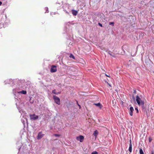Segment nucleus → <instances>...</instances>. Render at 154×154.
<instances>
[{"label": "nucleus", "instance_id": "obj_1", "mask_svg": "<svg viewBox=\"0 0 154 154\" xmlns=\"http://www.w3.org/2000/svg\"><path fill=\"white\" fill-rule=\"evenodd\" d=\"M145 100L144 98H140L138 95H137L136 97V101L137 104L139 106H141L143 109H144L145 103Z\"/></svg>", "mask_w": 154, "mask_h": 154}, {"label": "nucleus", "instance_id": "obj_2", "mask_svg": "<svg viewBox=\"0 0 154 154\" xmlns=\"http://www.w3.org/2000/svg\"><path fill=\"white\" fill-rule=\"evenodd\" d=\"M53 98L55 103L59 105L60 104V99L59 97L56 95H54L53 96Z\"/></svg>", "mask_w": 154, "mask_h": 154}, {"label": "nucleus", "instance_id": "obj_3", "mask_svg": "<svg viewBox=\"0 0 154 154\" xmlns=\"http://www.w3.org/2000/svg\"><path fill=\"white\" fill-rule=\"evenodd\" d=\"M29 116L31 120H35L38 119V116L36 115L35 114L30 115Z\"/></svg>", "mask_w": 154, "mask_h": 154}, {"label": "nucleus", "instance_id": "obj_4", "mask_svg": "<svg viewBox=\"0 0 154 154\" xmlns=\"http://www.w3.org/2000/svg\"><path fill=\"white\" fill-rule=\"evenodd\" d=\"M57 71V66L54 65H52L50 69V72L52 73H54Z\"/></svg>", "mask_w": 154, "mask_h": 154}, {"label": "nucleus", "instance_id": "obj_5", "mask_svg": "<svg viewBox=\"0 0 154 154\" xmlns=\"http://www.w3.org/2000/svg\"><path fill=\"white\" fill-rule=\"evenodd\" d=\"M76 138L77 140H79L81 142H82L83 141L84 137L82 135H80L79 136L77 137Z\"/></svg>", "mask_w": 154, "mask_h": 154}, {"label": "nucleus", "instance_id": "obj_6", "mask_svg": "<svg viewBox=\"0 0 154 154\" xmlns=\"http://www.w3.org/2000/svg\"><path fill=\"white\" fill-rule=\"evenodd\" d=\"M44 135V134H42V132H39L38 135L37 137V139H40L42 138L43 137Z\"/></svg>", "mask_w": 154, "mask_h": 154}, {"label": "nucleus", "instance_id": "obj_7", "mask_svg": "<svg viewBox=\"0 0 154 154\" xmlns=\"http://www.w3.org/2000/svg\"><path fill=\"white\" fill-rule=\"evenodd\" d=\"M130 112H129V114L131 116H132L133 115V112L134 110V108L133 107H131L130 108Z\"/></svg>", "mask_w": 154, "mask_h": 154}, {"label": "nucleus", "instance_id": "obj_8", "mask_svg": "<svg viewBox=\"0 0 154 154\" xmlns=\"http://www.w3.org/2000/svg\"><path fill=\"white\" fill-rule=\"evenodd\" d=\"M94 104L97 106L99 107V108L100 109H102V108L103 107L102 104H101L100 103H94Z\"/></svg>", "mask_w": 154, "mask_h": 154}, {"label": "nucleus", "instance_id": "obj_9", "mask_svg": "<svg viewBox=\"0 0 154 154\" xmlns=\"http://www.w3.org/2000/svg\"><path fill=\"white\" fill-rule=\"evenodd\" d=\"M72 14L74 16H76L78 14V11L74 10H72Z\"/></svg>", "mask_w": 154, "mask_h": 154}, {"label": "nucleus", "instance_id": "obj_10", "mask_svg": "<svg viewBox=\"0 0 154 154\" xmlns=\"http://www.w3.org/2000/svg\"><path fill=\"white\" fill-rule=\"evenodd\" d=\"M98 134V132L96 130L94 132L93 135L96 138L97 137V135Z\"/></svg>", "mask_w": 154, "mask_h": 154}, {"label": "nucleus", "instance_id": "obj_11", "mask_svg": "<svg viewBox=\"0 0 154 154\" xmlns=\"http://www.w3.org/2000/svg\"><path fill=\"white\" fill-rule=\"evenodd\" d=\"M132 145H130L128 149V150L130 152H132Z\"/></svg>", "mask_w": 154, "mask_h": 154}, {"label": "nucleus", "instance_id": "obj_12", "mask_svg": "<svg viewBox=\"0 0 154 154\" xmlns=\"http://www.w3.org/2000/svg\"><path fill=\"white\" fill-rule=\"evenodd\" d=\"M69 57L70 58H73L74 60H75V57L72 54H70L69 56Z\"/></svg>", "mask_w": 154, "mask_h": 154}, {"label": "nucleus", "instance_id": "obj_13", "mask_svg": "<svg viewBox=\"0 0 154 154\" xmlns=\"http://www.w3.org/2000/svg\"><path fill=\"white\" fill-rule=\"evenodd\" d=\"M20 92L22 94H26V91H20Z\"/></svg>", "mask_w": 154, "mask_h": 154}, {"label": "nucleus", "instance_id": "obj_14", "mask_svg": "<svg viewBox=\"0 0 154 154\" xmlns=\"http://www.w3.org/2000/svg\"><path fill=\"white\" fill-rule=\"evenodd\" d=\"M139 152L140 154H144V152L143 151L142 149L141 148H140Z\"/></svg>", "mask_w": 154, "mask_h": 154}, {"label": "nucleus", "instance_id": "obj_15", "mask_svg": "<svg viewBox=\"0 0 154 154\" xmlns=\"http://www.w3.org/2000/svg\"><path fill=\"white\" fill-rule=\"evenodd\" d=\"M91 154H98V153L96 151H94L92 152Z\"/></svg>", "mask_w": 154, "mask_h": 154}, {"label": "nucleus", "instance_id": "obj_16", "mask_svg": "<svg viewBox=\"0 0 154 154\" xmlns=\"http://www.w3.org/2000/svg\"><path fill=\"white\" fill-rule=\"evenodd\" d=\"M52 92L53 94H56V92H56V90H55V89L53 90L52 91Z\"/></svg>", "mask_w": 154, "mask_h": 154}, {"label": "nucleus", "instance_id": "obj_17", "mask_svg": "<svg viewBox=\"0 0 154 154\" xmlns=\"http://www.w3.org/2000/svg\"><path fill=\"white\" fill-rule=\"evenodd\" d=\"M108 54L109 55H110L111 56L113 57H115L116 56L115 55L112 54H111L110 53H108Z\"/></svg>", "mask_w": 154, "mask_h": 154}, {"label": "nucleus", "instance_id": "obj_18", "mask_svg": "<svg viewBox=\"0 0 154 154\" xmlns=\"http://www.w3.org/2000/svg\"><path fill=\"white\" fill-rule=\"evenodd\" d=\"M109 25H112V26H114V22H110L109 23Z\"/></svg>", "mask_w": 154, "mask_h": 154}, {"label": "nucleus", "instance_id": "obj_19", "mask_svg": "<svg viewBox=\"0 0 154 154\" xmlns=\"http://www.w3.org/2000/svg\"><path fill=\"white\" fill-rule=\"evenodd\" d=\"M54 136L57 137H59L60 136V135L58 134H55L54 135Z\"/></svg>", "mask_w": 154, "mask_h": 154}, {"label": "nucleus", "instance_id": "obj_20", "mask_svg": "<svg viewBox=\"0 0 154 154\" xmlns=\"http://www.w3.org/2000/svg\"><path fill=\"white\" fill-rule=\"evenodd\" d=\"M98 24L101 27H103V25H102V24H101V23H99Z\"/></svg>", "mask_w": 154, "mask_h": 154}, {"label": "nucleus", "instance_id": "obj_21", "mask_svg": "<svg viewBox=\"0 0 154 154\" xmlns=\"http://www.w3.org/2000/svg\"><path fill=\"white\" fill-rule=\"evenodd\" d=\"M135 109L137 111V113H138V110L137 108H135Z\"/></svg>", "mask_w": 154, "mask_h": 154}, {"label": "nucleus", "instance_id": "obj_22", "mask_svg": "<svg viewBox=\"0 0 154 154\" xmlns=\"http://www.w3.org/2000/svg\"><path fill=\"white\" fill-rule=\"evenodd\" d=\"M130 144H129V145H132L131 144V140H130Z\"/></svg>", "mask_w": 154, "mask_h": 154}, {"label": "nucleus", "instance_id": "obj_23", "mask_svg": "<svg viewBox=\"0 0 154 154\" xmlns=\"http://www.w3.org/2000/svg\"><path fill=\"white\" fill-rule=\"evenodd\" d=\"M61 93V92H56V94H60Z\"/></svg>", "mask_w": 154, "mask_h": 154}, {"label": "nucleus", "instance_id": "obj_24", "mask_svg": "<svg viewBox=\"0 0 154 154\" xmlns=\"http://www.w3.org/2000/svg\"><path fill=\"white\" fill-rule=\"evenodd\" d=\"M105 75L107 76V77H110V76H109V75H107V74H105Z\"/></svg>", "mask_w": 154, "mask_h": 154}, {"label": "nucleus", "instance_id": "obj_25", "mask_svg": "<svg viewBox=\"0 0 154 154\" xmlns=\"http://www.w3.org/2000/svg\"><path fill=\"white\" fill-rule=\"evenodd\" d=\"M2 2H1L0 1V6H1L2 5Z\"/></svg>", "mask_w": 154, "mask_h": 154}, {"label": "nucleus", "instance_id": "obj_26", "mask_svg": "<svg viewBox=\"0 0 154 154\" xmlns=\"http://www.w3.org/2000/svg\"><path fill=\"white\" fill-rule=\"evenodd\" d=\"M78 105L79 106V109H80L81 108V106L79 105V104H78Z\"/></svg>", "mask_w": 154, "mask_h": 154}, {"label": "nucleus", "instance_id": "obj_27", "mask_svg": "<svg viewBox=\"0 0 154 154\" xmlns=\"http://www.w3.org/2000/svg\"><path fill=\"white\" fill-rule=\"evenodd\" d=\"M78 105L79 106V109H80L81 108V106L79 105V104H78Z\"/></svg>", "mask_w": 154, "mask_h": 154}, {"label": "nucleus", "instance_id": "obj_28", "mask_svg": "<svg viewBox=\"0 0 154 154\" xmlns=\"http://www.w3.org/2000/svg\"><path fill=\"white\" fill-rule=\"evenodd\" d=\"M151 141V140L149 139V142H150Z\"/></svg>", "mask_w": 154, "mask_h": 154}, {"label": "nucleus", "instance_id": "obj_29", "mask_svg": "<svg viewBox=\"0 0 154 154\" xmlns=\"http://www.w3.org/2000/svg\"><path fill=\"white\" fill-rule=\"evenodd\" d=\"M133 99H135V98L134 97V96H133Z\"/></svg>", "mask_w": 154, "mask_h": 154}, {"label": "nucleus", "instance_id": "obj_30", "mask_svg": "<svg viewBox=\"0 0 154 154\" xmlns=\"http://www.w3.org/2000/svg\"><path fill=\"white\" fill-rule=\"evenodd\" d=\"M136 91H135H135H134V93H136Z\"/></svg>", "mask_w": 154, "mask_h": 154}, {"label": "nucleus", "instance_id": "obj_31", "mask_svg": "<svg viewBox=\"0 0 154 154\" xmlns=\"http://www.w3.org/2000/svg\"><path fill=\"white\" fill-rule=\"evenodd\" d=\"M152 154H154V153L153 152H152Z\"/></svg>", "mask_w": 154, "mask_h": 154}, {"label": "nucleus", "instance_id": "obj_32", "mask_svg": "<svg viewBox=\"0 0 154 154\" xmlns=\"http://www.w3.org/2000/svg\"><path fill=\"white\" fill-rule=\"evenodd\" d=\"M109 86H111V85H110L109 84Z\"/></svg>", "mask_w": 154, "mask_h": 154}]
</instances>
